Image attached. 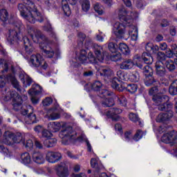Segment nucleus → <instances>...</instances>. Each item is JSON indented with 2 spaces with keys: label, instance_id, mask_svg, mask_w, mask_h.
I'll return each instance as SVG.
<instances>
[{
  "label": "nucleus",
  "instance_id": "obj_63",
  "mask_svg": "<svg viewBox=\"0 0 177 177\" xmlns=\"http://www.w3.org/2000/svg\"><path fill=\"white\" fill-rule=\"evenodd\" d=\"M71 177H86V174L84 173H80V174H72Z\"/></svg>",
  "mask_w": 177,
  "mask_h": 177
},
{
  "label": "nucleus",
  "instance_id": "obj_30",
  "mask_svg": "<svg viewBox=\"0 0 177 177\" xmlns=\"http://www.w3.org/2000/svg\"><path fill=\"white\" fill-rule=\"evenodd\" d=\"M119 50L123 55H125L126 56H128L129 53H131V50H129V47L126 44L120 43L119 44Z\"/></svg>",
  "mask_w": 177,
  "mask_h": 177
},
{
  "label": "nucleus",
  "instance_id": "obj_34",
  "mask_svg": "<svg viewBox=\"0 0 177 177\" xmlns=\"http://www.w3.org/2000/svg\"><path fill=\"white\" fill-rule=\"evenodd\" d=\"M81 5L83 12H88L89 9H91V3L88 0H82Z\"/></svg>",
  "mask_w": 177,
  "mask_h": 177
},
{
  "label": "nucleus",
  "instance_id": "obj_20",
  "mask_svg": "<svg viewBox=\"0 0 177 177\" xmlns=\"http://www.w3.org/2000/svg\"><path fill=\"white\" fill-rule=\"evenodd\" d=\"M32 160L33 162L41 165L42 164H45V157L44 156V153L38 151H35L32 153Z\"/></svg>",
  "mask_w": 177,
  "mask_h": 177
},
{
  "label": "nucleus",
  "instance_id": "obj_21",
  "mask_svg": "<svg viewBox=\"0 0 177 177\" xmlns=\"http://www.w3.org/2000/svg\"><path fill=\"white\" fill-rule=\"evenodd\" d=\"M155 67L156 75H158V77H165L167 74V70H165V67H164V62L157 61Z\"/></svg>",
  "mask_w": 177,
  "mask_h": 177
},
{
  "label": "nucleus",
  "instance_id": "obj_50",
  "mask_svg": "<svg viewBox=\"0 0 177 177\" xmlns=\"http://www.w3.org/2000/svg\"><path fill=\"white\" fill-rule=\"evenodd\" d=\"M129 118L133 122H138V121H139V116L133 113H130L129 114Z\"/></svg>",
  "mask_w": 177,
  "mask_h": 177
},
{
  "label": "nucleus",
  "instance_id": "obj_64",
  "mask_svg": "<svg viewBox=\"0 0 177 177\" xmlns=\"http://www.w3.org/2000/svg\"><path fill=\"white\" fill-rule=\"evenodd\" d=\"M115 131H118V132H121L122 129V127L121 126L120 124H115Z\"/></svg>",
  "mask_w": 177,
  "mask_h": 177
},
{
  "label": "nucleus",
  "instance_id": "obj_55",
  "mask_svg": "<svg viewBox=\"0 0 177 177\" xmlns=\"http://www.w3.org/2000/svg\"><path fill=\"white\" fill-rule=\"evenodd\" d=\"M53 100L50 97H46L43 100V105L44 106H50L52 104Z\"/></svg>",
  "mask_w": 177,
  "mask_h": 177
},
{
  "label": "nucleus",
  "instance_id": "obj_13",
  "mask_svg": "<svg viewBox=\"0 0 177 177\" xmlns=\"http://www.w3.org/2000/svg\"><path fill=\"white\" fill-rule=\"evenodd\" d=\"M111 95H113V93L108 90H101L100 91V97L104 99L102 101V106L104 107H111V106H114V100L107 97V96H111Z\"/></svg>",
  "mask_w": 177,
  "mask_h": 177
},
{
  "label": "nucleus",
  "instance_id": "obj_24",
  "mask_svg": "<svg viewBox=\"0 0 177 177\" xmlns=\"http://www.w3.org/2000/svg\"><path fill=\"white\" fill-rule=\"evenodd\" d=\"M19 78L24 84V86L27 88V86H30L31 85V82H32V80L30 77H28V75H27L26 73L22 72L19 75Z\"/></svg>",
  "mask_w": 177,
  "mask_h": 177
},
{
  "label": "nucleus",
  "instance_id": "obj_19",
  "mask_svg": "<svg viewBox=\"0 0 177 177\" xmlns=\"http://www.w3.org/2000/svg\"><path fill=\"white\" fill-rule=\"evenodd\" d=\"M77 0H62V6L64 10V13L65 16H70L71 15V10L70 9V5H75Z\"/></svg>",
  "mask_w": 177,
  "mask_h": 177
},
{
  "label": "nucleus",
  "instance_id": "obj_4",
  "mask_svg": "<svg viewBox=\"0 0 177 177\" xmlns=\"http://www.w3.org/2000/svg\"><path fill=\"white\" fill-rule=\"evenodd\" d=\"M15 28L14 29H10L9 30V33L7 36V41L10 44H13V42H16V41H19V39H21L23 38L24 45L25 46V50L27 53H31L34 50V47L31 42H30V39H28L26 36H23L20 33L21 31V28H24L21 21H19L14 24Z\"/></svg>",
  "mask_w": 177,
  "mask_h": 177
},
{
  "label": "nucleus",
  "instance_id": "obj_33",
  "mask_svg": "<svg viewBox=\"0 0 177 177\" xmlns=\"http://www.w3.org/2000/svg\"><path fill=\"white\" fill-rule=\"evenodd\" d=\"M145 84L146 86H150L151 85H158V82H156L152 76H148L145 78Z\"/></svg>",
  "mask_w": 177,
  "mask_h": 177
},
{
  "label": "nucleus",
  "instance_id": "obj_58",
  "mask_svg": "<svg viewBox=\"0 0 177 177\" xmlns=\"http://www.w3.org/2000/svg\"><path fill=\"white\" fill-rule=\"evenodd\" d=\"M153 46V43H147L145 46L146 50H147V52H151Z\"/></svg>",
  "mask_w": 177,
  "mask_h": 177
},
{
  "label": "nucleus",
  "instance_id": "obj_10",
  "mask_svg": "<svg viewBox=\"0 0 177 177\" xmlns=\"http://www.w3.org/2000/svg\"><path fill=\"white\" fill-rule=\"evenodd\" d=\"M2 143L8 146H13L15 143L24 145V137L20 133L15 135L11 131H6L3 136Z\"/></svg>",
  "mask_w": 177,
  "mask_h": 177
},
{
  "label": "nucleus",
  "instance_id": "obj_35",
  "mask_svg": "<svg viewBox=\"0 0 177 177\" xmlns=\"http://www.w3.org/2000/svg\"><path fill=\"white\" fill-rule=\"evenodd\" d=\"M94 10L100 15H104V8L99 3H96L94 5Z\"/></svg>",
  "mask_w": 177,
  "mask_h": 177
},
{
  "label": "nucleus",
  "instance_id": "obj_38",
  "mask_svg": "<svg viewBox=\"0 0 177 177\" xmlns=\"http://www.w3.org/2000/svg\"><path fill=\"white\" fill-rule=\"evenodd\" d=\"M9 18V14L6 9H2L0 10V19L2 21H7Z\"/></svg>",
  "mask_w": 177,
  "mask_h": 177
},
{
  "label": "nucleus",
  "instance_id": "obj_9",
  "mask_svg": "<svg viewBox=\"0 0 177 177\" xmlns=\"http://www.w3.org/2000/svg\"><path fill=\"white\" fill-rule=\"evenodd\" d=\"M2 99L5 102L12 99V106L14 110L16 111L21 109V103H23V99L16 91H10L9 88L6 89V91L3 93Z\"/></svg>",
  "mask_w": 177,
  "mask_h": 177
},
{
  "label": "nucleus",
  "instance_id": "obj_60",
  "mask_svg": "<svg viewBox=\"0 0 177 177\" xmlns=\"http://www.w3.org/2000/svg\"><path fill=\"white\" fill-rule=\"evenodd\" d=\"M34 129H35V131L36 132H37V133H39V132H41V133H42V131H43L45 129H44V127H43L42 126L38 125V126L35 127Z\"/></svg>",
  "mask_w": 177,
  "mask_h": 177
},
{
  "label": "nucleus",
  "instance_id": "obj_37",
  "mask_svg": "<svg viewBox=\"0 0 177 177\" xmlns=\"http://www.w3.org/2000/svg\"><path fill=\"white\" fill-rule=\"evenodd\" d=\"M144 135H146V133H145V132H143V131L138 129L136 131V134L133 137V139L136 142H138V140H140V139H142V138H143Z\"/></svg>",
  "mask_w": 177,
  "mask_h": 177
},
{
  "label": "nucleus",
  "instance_id": "obj_45",
  "mask_svg": "<svg viewBox=\"0 0 177 177\" xmlns=\"http://www.w3.org/2000/svg\"><path fill=\"white\" fill-rule=\"evenodd\" d=\"M174 55L177 57V46H176L174 51L171 50L170 49H167L166 51V58L171 59L173 57Z\"/></svg>",
  "mask_w": 177,
  "mask_h": 177
},
{
  "label": "nucleus",
  "instance_id": "obj_28",
  "mask_svg": "<svg viewBox=\"0 0 177 177\" xmlns=\"http://www.w3.org/2000/svg\"><path fill=\"white\" fill-rule=\"evenodd\" d=\"M99 73L100 75H102L103 77H110V75H113V71L107 66H100Z\"/></svg>",
  "mask_w": 177,
  "mask_h": 177
},
{
  "label": "nucleus",
  "instance_id": "obj_12",
  "mask_svg": "<svg viewBox=\"0 0 177 177\" xmlns=\"http://www.w3.org/2000/svg\"><path fill=\"white\" fill-rule=\"evenodd\" d=\"M29 63L32 67H40L43 70H46L48 67V63L40 54L32 55Z\"/></svg>",
  "mask_w": 177,
  "mask_h": 177
},
{
  "label": "nucleus",
  "instance_id": "obj_17",
  "mask_svg": "<svg viewBox=\"0 0 177 177\" xmlns=\"http://www.w3.org/2000/svg\"><path fill=\"white\" fill-rule=\"evenodd\" d=\"M122 113V110L118 108H111L106 112H104V114L106 115L108 118H111L113 121H118L120 120V116L118 114H121Z\"/></svg>",
  "mask_w": 177,
  "mask_h": 177
},
{
  "label": "nucleus",
  "instance_id": "obj_51",
  "mask_svg": "<svg viewBox=\"0 0 177 177\" xmlns=\"http://www.w3.org/2000/svg\"><path fill=\"white\" fill-rule=\"evenodd\" d=\"M91 86L93 91H99L102 88V83L99 81H96L92 84Z\"/></svg>",
  "mask_w": 177,
  "mask_h": 177
},
{
  "label": "nucleus",
  "instance_id": "obj_43",
  "mask_svg": "<svg viewBox=\"0 0 177 177\" xmlns=\"http://www.w3.org/2000/svg\"><path fill=\"white\" fill-rule=\"evenodd\" d=\"M108 48L112 53H117L118 51V46L113 42L109 44Z\"/></svg>",
  "mask_w": 177,
  "mask_h": 177
},
{
  "label": "nucleus",
  "instance_id": "obj_29",
  "mask_svg": "<svg viewBox=\"0 0 177 177\" xmlns=\"http://www.w3.org/2000/svg\"><path fill=\"white\" fill-rule=\"evenodd\" d=\"M166 68L170 72L175 71L176 66H175V62L173 59H167L164 62Z\"/></svg>",
  "mask_w": 177,
  "mask_h": 177
},
{
  "label": "nucleus",
  "instance_id": "obj_2",
  "mask_svg": "<svg viewBox=\"0 0 177 177\" xmlns=\"http://www.w3.org/2000/svg\"><path fill=\"white\" fill-rule=\"evenodd\" d=\"M25 32L30 35L32 41L39 44L40 49L43 50L46 57L52 58L55 56V51H53L52 46H50V41L45 35L41 33V31L28 26Z\"/></svg>",
  "mask_w": 177,
  "mask_h": 177
},
{
  "label": "nucleus",
  "instance_id": "obj_22",
  "mask_svg": "<svg viewBox=\"0 0 177 177\" xmlns=\"http://www.w3.org/2000/svg\"><path fill=\"white\" fill-rule=\"evenodd\" d=\"M174 117V112L169 111L164 113H160L156 118L157 122H164V121H169Z\"/></svg>",
  "mask_w": 177,
  "mask_h": 177
},
{
  "label": "nucleus",
  "instance_id": "obj_46",
  "mask_svg": "<svg viewBox=\"0 0 177 177\" xmlns=\"http://www.w3.org/2000/svg\"><path fill=\"white\" fill-rule=\"evenodd\" d=\"M126 88L128 92H130L131 93H135V92L138 91V85L135 84H129Z\"/></svg>",
  "mask_w": 177,
  "mask_h": 177
},
{
  "label": "nucleus",
  "instance_id": "obj_1",
  "mask_svg": "<svg viewBox=\"0 0 177 177\" xmlns=\"http://www.w3.org/2000/svg\"><path fill=\"white\" fill-rule=\"evenodd\" d=\"M18 10L24 20L34 24L36 21L42 23L44 16L37 10V7L32 1L30 0H24V3L18 4Z\"/></svg>",
  "mask_w": 177,
  "mask_h": 177
},
{
  "label": "nucleus",
  "instance_id": "obj_57",
  "mask_svg": "<svg viewBox=\"0 0 177 177\" xmlns=\"http://www.w3.org/2000/svg\"><path fill=\"white\" fill-rule=\"evenodd\" d=\"M32 169L35 172V174H37L38 175H42V174H45V171H44V169H42L41 167H38V168Z\"/></svg>",
  "mask_w": 177,
  "mask_h": 177
},
{
  "label": "nucleus",
  "instance_id": "obj_56",
  "mask_svg": "<svg viewBox=\"0 0 177 177\" xmlns=\"http://www.w3.org/2000/svg\"><path fill=\"white\" fill-rule=\"evenodd\" d=\"M31 97V102L33 104H37L39 102V98L37 97V95H30Z\"/></svg>",
  "mask_w": 177,
  "mask_h": 177
},
{
  "label": "nucleus",
  "instance_id": "obj_49",
  "mask_svg": "<svg viewBox=\"0 0 177 177\" xmlns=\"http://www.w3.org/2000/svg\"><path fill=\"white\" fill-rule=\"evenodd\" d=\"M121 59V53H115V54H113L110 56V59L112 62H118Z\"/></svg>",
  "mask_w": 177,
  "mask_h": 177
},
{
  "label": "nucleus",
  "instance_id": "obj_39",
  "mask_svg": "<svg viewBox=\"0 0 177 177\" xmlns=\"http://www.w3.org/2000/svg\"><path fill=\"white\" fill-rule=\"evenodd\" d=\"M169 92L170 95H177V80L174 81L173 84H171Z\"/></svg>",
  "mask_w": 177,
  "mask_h": 177
},
{
  "label": "nucleus",
  "instance_id": "obj_25",
  "mask_svg": "<svg viewBox=\"0 0 177 177\" xmlns=\"http://www.w3.org/2000/svg\"><path fill=\"white\" fill-rule=\"evenodd\" d=\"M20 162L24 164V165H30V164H32L31 156H30L28 152H24L21 154Z\"/></svg>",
  "mask_w": 177,
  "mask_h": 177
},
{
  "label": "nucleus",
  "instance_id": "obj_6",
  "mask_svg": "<svg viewBox=\"0 0 177 177\" xmlns=\"http://www.w3.org/2000/svg\"><path fill=\"white\" fill-rule=\"evenodd\" d=\"M94 52L96 57L93 56L92 53H88V57H86V50H82L78 56V61L82 64H86V63L95 64L98 62H103L104 60V56H106V53L103 51V48L97 44L94 46Z\"/></svg>",
  "mask_w": 177,
  "mask_h": 177
},
{
  "label": "nucleus",
  "instance_id": "obj_23",
  "mask_svg": "<svg viewBox=\"0 0 177 177\" xmlns=\"http://www.w3.org/2000/svg\"><path fill=\"white\" fill-rule=\"evenodd\" d=\"M136 59H137L138 62H142V60H143L145 64H151L153 63V57L147 53H143L141 57L137 56L136 57Z\"/></svg>",
  "mask_w": 177,
  "mask_h": 177
},
{
  "label": "nucleus",
  "instance_id": "obj_3",
  "mask_svg": "<svg viewBox=\"0 0 177 177\" xmlns=\"http://www.w3.org/2000/svg\"><path fill=\"white\" fill-rule=\"evenodd\" d=\"M61 128H62V130L59 133V138L62 139L64 145H68L71 139L77 138V133L73 130V127L63 122H51L48 124V129L50 132H59Z\"/></svg>",
  "mask_w": 177,
  "mask_h": 177
},
{
  "label": "nucleus",
  "instance_id": "obj_41",
  "mask_svg": "<svg viewBox=\"0 0 177 177\" xmlns=\"http://www.w3.org/2000/svg\"><path fill=\"white\" fill-rule=\"evenodd\" d=\"M2 137V131L0 130V139ZM0 153H3L4 156H9L10 152L8 148H5L3 145H2V142L0 140Z\"/></svg>",
  "mask_w": 177,
  "mask_h": 177
},
{
  "label": "nucleus",
  "instance_id": "obj_62",
  "mask_svg": "<svg viewBox=\"0 0 177 177\" xmlns=\"http://www.w3.org/2000/svg\"><path fill=\"white\" fill-rule=\"evenodd\" d=\"M68 157H70V158H72L73 160H77L79 158V156L77 155H73L71 152L68 151L67 152Z\"/></svg>",
  "mask_w": 177,
  "mask_h": 177
},
{
  "label": "nucleus",
  "instance_id": "obj_18",
  "mask_svg": "<svg viewBox=\"0 0 177 177\" xmlns=\"http://www.w3.org/2000/svg\"><path fill=\"white\" fill-rule=\"evenodd\" d=\"M60 158H62V154L58 152L48 151L46 154V160L52 164L57 162Z\"/></svg>",
  "mask_w": 177,
  "mask_h": 177
},
{
  "label": "nucleus",
  "instance_id": "obj_40",
  "mask_svg": "<svg viewBox=\"0 0 177 177\" xmlns=\"http://www.w3.org/2000/svg\"><path fill=\"white\" fill-rule=\"evenodd\" d=\"M143 73L145 77H151L153 75V68L150 66L147 65L143 68Z\"/></svg>",
  "mask_w": 177,
  "mask_h": 177
},
{
  "label": "nucleus",
  "instance_id": "obj_54",
  "mask_svg": "<svg viewBox=\"0 0 177 177\" xmlns=\"http://www.w3.org/2000/svg\"><path fill=\"white\" fill-rule=\"evenodd\" d=\"M118 100H119V103L122 105V106H127V98H125V97L122 96V95H120L118 97Z\"/></svg>",
  "mask_w": 177,
  "mask_h": 177
},
{
  "label": "nucleus",
  "instance_id": "obj_15",
  "mask_svg": "<svg viewBox=\"0 0 177 177\" xmlns=\"http://www.w3.org/2000/svg\"><path fill=\"white\" fill-rule=\"evenodd\" d=\"M55 171L57 172V175L59 177H68L70 175V171H68V167L66 165V163H60L58 165Z\"/></svg>",
  "mask_w": 177,
  "mask_h": 177
},
{
  "label": "nucleus",
  "instance_id": "obj_47",
  "mask_svg": "<svg viewBox=\"0 0 177 177\" xmlns=\"http://www.w3.org/2000/svg\"><path fill=\"white\" fill-rule=\"evenodd\" d=\"M156 58L158 60V62H165V60H167V56L162 52H158L156 55Z\"/></svg>",
  "mask_w": 177,
  "mask_h": 177
},
{
  "label": "nucleus",
  "instance_id": "obj_8",
  "mask_svg": "<svg viewBox=\"0 0 177 177\" xmlns=\"http://www.w3.org/2000/svg\"><path fill=\"white\" fill-rule=\"evenodd\" d=\"M158 88L157 86L153 87L149 91V95H153V100L156 106H158V110L164 111L167 109L172 107V104L168 103L169 102V97L162 94H157Z\"/></svg>",
  "mask_w": 177,
  "mask_h": 177
},
{
  "label": "nucleus",
  "instance_id": "obj_14",
  "mask_svg": "<svg viewBox=\"0 0 177 177\" xmlns=\"http://www.w3.org/2000/svg\"><path fill=\"white\" fill-rule=\"evenodd\" d=\"M126 28L125 25L116 22L113 24V32L117 38H124Z\"/></svg>",
  "mask_w": 177,
  "mask_h": 177
},
{
  "label": "nucleus",
  "instance_id": "obj_27",
  "mask_svg": "<svg viewBox=\"0 0 177 177\" xmlns=\"http://www.w3.org/2000/svg\"><path fill=\"white\" fill-rule=\"evenodd\" d=\"M44 92V89L39 84H33L32 88L28 91L29 95H41Z\"/></svg>",
  "mask_w": 177,
  "mask_h": 177
},
{
  "label": "nucleus",
  "instance_id": "obj_26",
  "mask_svg": "<svg viewBox=\"0 0 177 177\" xmlns=\"http://www.w3.org/2000/svg\"><path fill=\"white\" fill-rule=\"evenodd\" d=\"M135 67V62L132 59H126L120 64L122 70H131Z\"/></svg>",
  "mask_w": 177,
  "mask_h": 177
},
{
  "label": "nucleus",
  "instance_id": "obj_32",
  "mask_svg": "<svg viewBox=\"0 0 177 177\" xmlns=\"http://www.w3.org/2000/svg\"><path fill=\"white\" fill-rule=\"evenodd\" d=\"M57 140L56 138H48L44 141V145L46 147H53L55 144L57 143Z\"/></svg>",
  "mask_w": 177,
  "mask_h": 177
},
{
  "label": "nucleus",
  "instance_id": "obj_59",
  "mask_svg": "<svg viewBox=\"0 0 177 177\" xmlns=\"http://www.w3.org/2000/svg\"><path fill=\"white\" fill-rule=\"evenodd\" d=\"M124 138L126 140L129 141L132 138V131H127L124 133Z\"/></svg>",
  "mask_w": 177,
  "mask_h": 177
},
{
  "label": "nucleus",
  "instance_id": "obj_7",
  "mask_svg": "<svg viewBox=\"0 0 177 177\" xmlns=\"http://www.w3.org/2000/svg\"><path fill=\"white\" fill-rule=\"evenodd\" d=\"M8 63L4 59H0V88L5 86L6 81L11 82L12 85L18 91L21 92L20 84L15 77V75H9L6 78L3 77V73L8 71Z\"/></svg>",
  "mask_w": 177,
  "mask_h": 177
},
{
  "label": "nucleus",
  "instance_id": "obj_52",
  "mask_svg": "<svg viewBox=\"0 0 177 177\" xmlns=\"http://www.w3.org/2000/svg\"><path fill=\"white\" fill-rule=\"evenodd\" d=\"M23 146H25L26 149H32L34 147V142H32V140H28L26 142V140H24V144H22Z\"/></svg>",
  "mask_w": 177,
  "mask_h": 177
},
{
  "label": "nucleus",
  "instance_id": "obj_44",
  "mask_svg": "<svg viewBox=\"0 0 177 177\" xmlns=\"http://www.w3.org/2000/svg\"><path fill=\"white\" fill-rule=\"evenodd\" d=\"M91 165L92 168H95V171H99L100 168H102L101 165H99V163H97V159L96 158H92L91 160Z\"/></svg>",
  "mask_w": 177,
  "mask_h": 177
},
{
  "label": "nucleus",
  "instance_id": "obj_16",
  "mask_svg": "<svg viewBox=\"0 0 177 177\" xmlns=\"http://www.w3.org/2000/svg\"><path fill=\"white\" fill-rule=\"evenodd\" d=\"M49 120L53 121L55 120H59L60 118V108H59V104H55V107L50 109L47 113Z\"/></svg>",
  "mask_w": 177,
  "mask_h": 177
},
{
  "label": "nucleus",
  "instance_id": "obj_31",
  "mask_svg": "<svg viewBox=\"0 0 177 177\" xmlns=\"http://www.w3.org/2000/svg\"><path fill=\"white\" fill-rule=\"evenodd\" d=\"M139 73L134 71L128 74V80L131 82H138L139 81Z\"/></svg>",
  "mask_w": 177,
  "mask_h": 177
},
{
  "label": "nucleus",
  "instance_id": "obj_36",
  "mask_svg": "<svg viewBox=\"0 0 177 177\" xmlns=\"http://www.w3.org/2000/svg\"><path fill=\"white\" fill-rule=\"evenodd\" d=\"M117 77L121 80V81H128V73L122 71H118L116 73Z\"/></svg>",
  "mask_w": 177,
  "mask_h": 177
},
{
  "label": "nucleus",
  "instance_id": "obj_48",
  "mask_svg": "<svg viewBox=\"0 0 177 177\" xmlns=\"http://www.w3.org/2000/svg\"><path fill=\"white\" fill-rule=\"evenodd\" d=\"M86 37V36L84 33L80 32L78 34V45H79V46H82Z\"/></svg>",
  "mask_w": 177,
  "mask_h": 177
},
{
  "label": "nucleus",
  "instance_id": "obj_11",
  "mask_svg": "<svg viewBox=\"0 0 177 177\" xmlns=\"http://www.w3.org/2000/svg\"><path fill=\"white\" fill-rule=\"evenodd\" d=\"M34 109L31 105L24 106L21 110V114L26 115L24 118L26 124H35L37 122V116L33 113ZM27 114H29L27 115Z\"/></svg>",
  "mask_w": 177,
  "mask_h": 177
},
{
  "label": "nucleus",
  "instance_id": "obj_53",
  "mask_svg": "<svg viewBox=\"0 0 177 177\" xmlns=\"http://www.w3.org/2000/svg\"><path fill=\"white\" fill-rule=\"evenodd\" d=\"M42 138H45L46 139H48L49 138H52L53 135L52 133L46 129H44V130L41 133Z\"/></svg>",
  "mask_w": 177,
  "mask_h": 177
},
{
  "label": "nucleus",
  "instance_id": "obj_42",
  "mask_svg": "<svg viewBox=\"0 0 177 177\" xmlns=\"http://www.w3.org/2000/svg\"><path fill=\"white\" fill-rule=\"evenodd\" d=\"M44 30L45 31H49L50 32H51L52 38H54V39L57 41V37H56V33H55V32L53 31V29H52V26H50V24L48 23L47 26H44Z\"/></svg>",
  "mask_w": 177,
  "mask_h": 177
},
{
  "label": "nucleus",
  "instance_id": "obj_61",
  "mask_svg": "<svg viewBox=\"0 0 177 177\" xmlns=\"http://www.w3.org/2000/svg\"><path fill=\"white\" fill-rule=\"evenodd\" d=\"M35 146H36L37 149H42L44 147L41 142L38 140H35Z\"/></svg>",
  "mask_w": 177,
  "mask_h": 177
},
{
  "label": "nucleus",
  "instance_id": "obj_5",
  "mask_svg": "<svg viewBox=\"0 0 177 177\" xmlns=\"http://www.w3.org/2000/svg\"><path fill=\"white\" fill-rule=\"evenodd\" d=\"M117 15H118L120 20L123 22L126 27H129V35L131 37V41H138V28L133 25H128L131 24L132 19L136 17L135 13L129 12L125 8L121 7L118 10Z\"/></svg>",
  "mask_w": 177,
  "mask_h": 177
}]
</instances>
